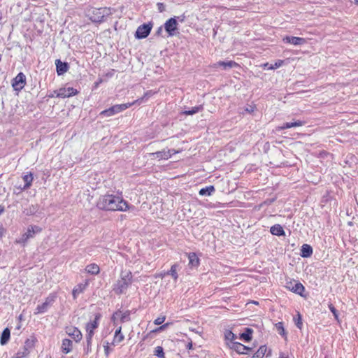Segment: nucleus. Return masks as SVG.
I'll list each match as a JSON object with an SVG mask.
<instances>
[{
    "instance_id": "473e14b6",
    "label": "nucleus",
    "mask_w": 358,
    "mask_h": 358,
    "mask_svg": "<svg viewBox=\"0 0 358 358\" xmlns=\"http://www.w3.org/2000/svg\"><path fill=\"white\" fill-rule=\"evenodd\" d=\"M266 352L267 347L265 345H261L251 358H263L266 355Z\"/></svg>"
},
{
    "instance_id": "09e8293b",
    "label": "nucleus",
    "mask_w": 358,
    "mask_h": 358,
    "mask_svg": "<svg viewBox=\"0 0 358 358\" xmlns=\"http://www.w3.org/2000/svg\"><path fill=\"white\" fill-rule=\"evenodd\" d=\"M165 319H166V317L164 316L159 317L155 320L154 324L156 325L162 324L164 322Z\"/></svg>"
},
{
    "instance_id": "49530a36",
    "label": "nucleus",
    "mask_w": 358,
    "mask_h": 358,
    "mask_svg": "<svg viewBox=\"0 0 358 358\" xmlns=\"http://www.w3.org/2000/svg\"><path fill=\"white\" fill-rule=\"evenodd\" d=\"M93 336H94L93 334L86 333L85 338H86V343H87V346L92 345V341Z\"/></svg>"
},
{
    "instance_id": "c756f323",
    "label": "nucleus",
    "mask_w": 358,
    "mask_h": 358,
    "mask_svg": "<svg viewBox=\"0 0 358 358\" xmlns=\"http://www.w3.org/2000/svg\"><path fill=\"white\" fill-rule=\"evenodd\" d=\"M170 152H166V150H162V151H157L153 153H151V155H154L159 160L162 159H169L170 158Z\"/></svg>"
},
{
    "instance_id": "423d86ee",
    "label": "nucleus",
    "mask_w": 358,
    "mask_h": 358,
    "mask_svg": "<svg viewBox=\"0 0 358 358\" xmlns=\"http://www.w3.org/2000/svg\"><path fill=\"white\" fill-rule=\"evenodd\" d=\"M26 84V76L20 72L12 80V86L15 91H21Z\"/></svg>"
},
{
    "instance_id": "f3484780",
    "label": "nucleus",
    "mask_w": 358,
    "mask_h": 358,
    "mask_svg": "<svg viewBox=\"0 0 358 358\" xmlns=\"http://www.w3.org/2000/svg\"><path fill=\"white\" fill-rule=\"evenodd\" d=\"M72 348H73V342L71 340H70L69 338H64L62 340L61 349H62V352L63 353H64V354L69 353L72 350Z\"/></svg>"
},
{
    "instance_id": "2eb2a0df",
    "label": "nucleus",
    "mask_w": 358,
    "mask_h": 358,
    "mask_svg": "<svg viewBox=\"0 0 358 358\" xmlns=\"http://www.w3.org/2000/svg\"><path fill=\"white\" fill-rule=\"evenodd\" d=\"M238 66V64L234 61H220L213 64V67L218 66L222 67L223 69L227 70Z\"/></svg>"
},
{
    "instance_id": "4be33fe9",
    "label": "nucleus",
    "mask_w": 358,
    "mask_h": 358,
    "mask_svg": "<svg viewBox=\"0 0 358 358\" xmlns=\"http://www.w3.org/2000/svg\"><path fill=\"white\" fill-rule=\"evenodd\" d=\"M313 254V248L310 245L303 244L301 248L300 255L303 258L309 257Z\"/></svg>"
},
{
    "instance_id": "ddd939ff",
    "label": "nucleus",
    "mask_w": 358,
    "mask_h": 358,
    "mask_svg": "<svg viewBox=\"0 0 358 358\" xmlns=\"http://www.w3.org/2000/svg\"><path fill=\"white\" fill-rule=\"evenodd\" d=\"M282 41L285 43H289L294 45H301L306 42L304 38L289 36L284 37Z\"/></svg>"
},
{
    "instance_id": "dca6fc26",
    "label": "nucleus",
    "mask_w": 358,
    "mask_h": 358,
    "mask_svg": "<svg viewBox=\"0 0 358 358\" xmlns=\"http://www.w3.org/2000/svg\"><path fill=\"white\" fill-rule=\"evenodd\" d=\"M229 348L231 350H234L237 353L241 355H247L248 352L244 351V349L245 348V345L241 344L239 342H235L229 343Z\"/></svg>"
},
{
    "instance_id": "7ed1b4c3",
    "label": "nucleus",
    "mask_w": 358,
    "mask_h": 358,
    "mask_svg": "<svg viewBox=\"0 0 358 358\" xmlns=\"http://www.w3.org/2000/svg\"><path fill=\"white\" fill-rule=\"evenodd\" d=\"M108 15L106 8H92L87 11L89 19L93 22H102Z\"/></svg>"
},
{
    "instance_id": "6e6d98bb",
    "label": "nucleus",
    "mask_w": 358,
    "mask_h": 358,
    "mask_svg": "<svg viewBox=\"0 0 358 358\" xmlns=\"http://www.w3.org/2000/svg\"><path fill=\"white\" fill-rule=\"evenodd\" d=\"M3 231H4V229L2 227H0V238H2L3 235Z\"/></svg>"
},
{
    "instance_id": "9d476101",
    "label": "nucleus",
    "mask_w": 358,
    "mask_h": 358,
    "mask_svg": "<svg viewBox=\"0 0 358 358\" xmlns=\"http://www.w3.org/2000/svg\"><path fill=\"white\" fill-rule=\"evenodd\" d=\"M101 318V314L97 313L94 315V318L93 320H90L86 324V332L90 334H94V329H96L99 324L100 320Z\"/></svg>"
},
{
    "instance_id": "0e129e2a",
    "label": "nucleus",
    "mask_w": 358,
    "mask_h": 358,
    "mask_svg": "<svg viewBox=\"0 0 358 358\" xmlns=\"http://www.w3.org/2000/svg\"><path fill=\"white\" fill-rule=\"evenodd\" d=\"M167 326V324H164V325H162L159 327V329H163L165 327Z\"/></svg>"
},
{
    "instance_id": "f03ea898",
    "label": "nucleus",
    "mask_w": 358,
    "mask_h": 358,
    "mask_svg": "<svg viewBox=\"0 0 358 358\" xmlns=\"http://www.w3.org/2000/svg\"><path fill=\"white\" fill-rule=\"evenodd\" d=\"M132 282V273L130 271H122L120 275V278L113 286V290L118 295L124 294Z\"/></svg>"
},
{
    "instance_id": "4c0bfd02",
    "label": "nucleus",
    "mask_w": 358,
    "mask_h": 358,
    "mask_svg": "<svg viewBox=\"0 0 358 358\" xmlns=\"http://www.w3.org/2000/svg\"><path fill=\"white\" fill-rule=\"evenodd\" d=\"M84 289H85V286L82 284H79L77 286H76L73 288V292H72V295H73V298L76 299L77 296L84 291Z\"/></svg>"
},
{
    "instance_id": "338daca9",
    "label": "nucleus",
    "mask_w": 358,
    "mask_h": 358,
    "mask_svg": "<svg viewBox=\"0 0 358 358\" xmlns=\"http://www.w3.org/2000/svg\"><path fill=\"white\" fill-rule=\"evenodd\" d=\"M269 355H271V350H269V351H268V353L266 355V356L268 357V356H269Z\"/></svg>"
},
{
    "instance_id": "aec40b11",
    "label": "nucleus",
    "mask_w": 358,
    "mask_h": 358,
    "mask_svg": "<svg viewBox=\"0 0 358 358\" xmlns=\"http://www.w3.org/2000/svg\"><path fill=\"white\" fill-rule=\"evenodd\" d=\"M271 234L277 236H282L285 235V232L282 227L279 224L273 225L270 229Z\"/></svg>"
},
{
    "instance_id": "774afa93",
    "label": "nucleus",
    "mask_w": 358,
    "mask_h": 358,
    "mask_svg": "<svg viewBox=\"0 0 358 358\" xmlns=\"http://www.w3.org/2000/svg\"><path fill=\"white\" fill-rule=\"evenodd\" d=\"M355 3L358 5V0H354Z\"/></svg>"
},
{
    "instance_id": "58836bf2",
    "label": "nucleus",
    "mask_w": 358,
    "mask_h": 358,
    "mask_svg": "<svg viewBox=\"0 0 358 358\" xmlns=\"http://www.w3.org/2000/svg\"><path fill=\"white\" fill-rule=\"evenodd\" d=\"M275 328L280 335L286 338L287 334L284 328V324L282 322L275 324Z\"/></svg>"
},
{
    "instance_id": "c85d7f7f",
    "label": "nucleus",
    "mask_w": 358,
    "mask_h": 358,
    "mask_svg": "<svg viewBox=\"0 0 358 358\" xmlns=\"http://www.w3.org/2000/svg\"><path fill=\"white\" fill-rule=\"evenodd\" d=\"M224 338L226 341V344L229 347V343L236 342L235 340L237 338V336L231 331L227 330L224 333Z\"/></svg>"
},
{
    "instance_id": "ea45409f",
    "label": "nucleus",
    "mask_w": 358,
    "mask_h": 358,
    "mask_svg": "<svg viewBox=\"0 0 358 358\" xmlns=\"http://www.w3.org/2000/svg\"><path fill=\"white\" fill-rule=\"evenodd\" d=\"M28 349L24 346L22 350H18L15 357V358H24L29 355Z\"/></svg>"
},
{
    "instance_id": "a19ab883",
    "label": "nucleus",
    "mask_w": 358,
    "mask_h": 358,
    "mask_svg": "<svg viewBox=\"0 0 358 358\" xmlns=\"http://www.w3.org/2000/svg\"><path fill=\"white\" fill-rule=\"evenodd\" d=\"M294 321L296 327L299 329H301L303 327L302 317L299 312L297 313L296 315L294 317Z\"/></svg>"
},
{
    "instance_id": "37998d69",
    "label": "nucleus",
    "mask_w": 358,
    "mask_h": 358,
    "mask_svg": "<svg viewBox=\"0 0 358 358\" xmlns=\"http://www.w3.org/2000/svg\"><path fill=\"white\" fill-rule=\"evenodd\" d=\"M328 307H329V310L334 315V318L337 321H339V320H338V313L337 310L336 309V308L334 306V305L332 303H329Z\"/></svg>"
},
{
    "instance_id": "f704fd0d",
    "label": "nucleus",
    "mask_w": 358,
    "mask_h": 358,
    "mask_svg": "<svg viewBox=\"0 0 358 358\" xmlns=\"http://www.w3.org/2000/svg\"><path fill=\"white\" fill-rule=\"evenodd\" d=\"M203 110V105H199L194 107H192L191 109L185 110L182 113L186 115H192L196 114L199 112H201Z\"/></svg>"
},
{
    "instance_id": "1a4fd4ad",
    "label": "nucleus",
    "mask_w": 358,
    "mask_h": 358,
    "mask_svg": "<svg viewBox=\"0 0 358 358\" xmlns=\"http://www.w3.org/2000/svg\"><path fill=\"white\" fill-rule=\"evenodd\" d=\"M286 287L292 292L303 296L305 291L304 286L299 282L288 281L286 282Z\"/></svg>"
},
{
    "instance_id": "69168bd1",
    "label": "nucleus",
    "mask_w": 358,
    "mask_h": 358,
    "mask_svg": "<svg viewBox=\"0 0 358 358\" xmlns=\"http://www.w3.org/2000/svg\"><path fill=\"white\" fill-rule=\"evenodd\" d=\"M164 275H166V273H164V274H160V275H159V276H160V277H162V278H163V277L164 276Z\"/></svg>"
},
{
    "instance_id": "e2e57ef3",
    "label": "nucleus",
    "mask_w": 358,
    "mask_h": 358,
    "mask_svg": "<svg viewBox=\"0 0 358 358\" xmlns=\"http://www.w3.org/2000/svg\"><path fill=\"white\" fill-rule=\"evenodd\" d=\"M86 351H87V353H88V352L91 350V346H86V348H85Z\"/></svg>"
},
{
    "instance_id": "6ab92c4d",
    "label": "nucleus",
    "mask_w": 358,
    "mask_h": 358,
    "mask_svg": "<svg viewBox=\"0 0 358 358\" xmlns=\"http://www.w3.org/2000/svg\"><path fill=\"white\" fill-rule=\"evenodd\" d=\"M22 178L24 182V185L23 187H20L21 191L27 189L28 188H29L31 187L33 180H34V176H33L32 173L30 172V173L24 175L22 177Z\"/></svg>"
},
{
    "instance_id": "4468645a",
    "label": "nucleus",
    "mask_w": 358,
    "mask_h": 358,
    "mask_svg": "<svg viewBox=\"0 0 358 358\" xmlns=\"http://www.w3.org/2000/svg\"><path fill=\"white\" fill-rule=\"evenodd\" d=\"M56 70L58 76L63 75L69 70V64L67 62H62L59 59L55 62Z\"/></svg>"
},
{
    "instance_id": "3c124183",
    "label": "nucleus",
    "mask_w": 358,
    "mask_h": 358,
    "mask_svg": "<svg viewBox=\"0 0 358 358\" xmlns=\"http://www.w3.org/2000/svg\"><path fill=\"white\" fill-rule=\"evenodd\" d=\"M157 9L160 13H162L165 10V6L162 2H158L157 3Z\"/></svg>"
},
{
    "instance_id": "a18cd8bd",
    "label": "nucleus",
    "mask_w": 358,
    "mask_h": 358,
    "mask_svg": "<svg viewBox=\"0 0 358 358\" xmlns=\"http://www.w3.org/2000/svg\"><path fill=\"white\" fill-rule=\"evenodd\" d=\"M108 342H104L103 343V348H104V353L106 357H108L112 350L110 348Z\"/></svg>"
},
{
    "instance_id": "e433bc0d",
    "label": "nucleus",
    "mask_w": 358,
    "mask_h": 358,
    "mask_svg": "<svg viewBox=\"0 0 358 358\" xmlns=\"http://www.w3.org/2000/svg\"><path fill=\"white\" fill-rule=\"evenodd\" d=\"M134 101L131 103H122V104H116L115 108L117 109L118 113H120L122 111L125 110L126 109L129 108L131 106L134 105Z\"/></svg>"
},
{
    "instance_id": "b1692460",
    "label": "nucleus",
    "mask_w": 358,
    "mask_h": 358,
    "mask_svg": "<svg viewBox=\"0 0 358 358\" xmlns=\"http://www.w3.org/2000/svg\"><path fill=\"white\" fill-rule=\"evenodd\" d=\"M253 330L250 328H245L244 331L239 336V338L244 341L245 342H249L252 340V335Z\"/></svg>"
},
{
    "instance_id": "c03bdc74",
    "label": "nucleus",
    "mask_w": 358,
    "mask_h": 358,
    "mask_svg": "<svg viewBox=\"0 0 358 358\" xmlns=\"http://www.w3.org/2000/svg\"><path fill=\"white\" fill-rule=\"evenodd\" d=\"M284 63V61L283 60H278L276 61L273 64H271V66H269L268 68H271V69H276L280 66H282V65Z\"/></svg>"
},
{
    "instance_id": "20e7f679",
    "label": "nucleus",
    "mask_w": 358,
    "mask_h": 358,
    "mask_svg": "<svg viewBox=\"0 0 358 358\" xmlns=\"http://www.w3.org/2000/svg\"><path fill=\"white\" fill-rule=\"evenodd\" d=\"M41 227L37 225H30L28 227L27 231L17 240V243L24 245L30 238H34L35 234L41 232Z\"/></svg>"
},
{
    "instance_id": "c9c22d12",
    "label": "nucleus",
    "mask_w": 358,
    "mask_h": 358,
    "mask_svg": "<svg viewBox=\"0 0 358 358\" xmlns=\"http://www.w3.org/2000/svg\"><path fill=\"white\" fill-rule=\"evenodd\" d=\"M131 313V310H126L124 312L121 311V313L119 315L120 322L124 323V322L130 321L131 320V317H130Z\"/></svg>"
},
{
    "instance_id": "f257e3e1",
    "label": "nucleus",
    "mask_w": 358,
    "mask_h": 358,
    "mask_svg": "<svg viewBox=\"0 0 358 358\" xmlns=\"http://www.w3.org/2000/svg\"><path fill=\"white\" fill-rule=\"evenodd\" d=\"M97 207L103 210L126 211L129 208L128 203L120 196L106 194L99 198Z\"/></svg>"
},
{
    "instance_id": "9b49d317",
    "label": "nucleus",
    "mask_w": 358,
    "mask_h": 358,
    "mask_svg": "<svg viewBox=\"0 0 358 358\" xmlns=\"http://www.w3.org/2000/svg\"><path fill=\"white\" fill-rule=\"evenodd\" d=\"M78 91L71 87L60 88L57 90V96L59 98H68L76 95Z\"/></svg>"
},
{
    "instance_id": "13d9d810",
    "label": "nucleus",
    "mask_w": 358,
    "mask_h": 358,
    "mask_svg": "<svg viewBox=\"0 0 358 358\" xmlns=\"http://www.w3.org/2000/svg\"><path fill=\"white\" fill-rule=\"evenodd\" d=\"M4 206L0 205V215L4 212Z\"/></svg>"
},
{
    "instance_id": "de8ad7c7",
    "label": "nucleus",
    "mask_w": 358,
    "mask_h": 358,
    "mask_svg": "<svg viewBox=\"0 0 358 358\" xmlns=\"http://www.w3.org/2000/svg\"><path fill=\"white\" fill-rule=\"evenodd\" d=\"M121 313V310H117L116 312H115L112 317H111V321L113 322L114 324L115 325L116 324V320H117V317H119V315H120Z\"/></svg>"
},
{
    "instance_id": "f8f14e48",
    "label": "nucleus",
    "mask_w": 358,
    "mask_h": 358,
    "mask_svg": "<svg viewBox=\"0 0 358 358\" xmlns=\"http://www.w3.org/2000/svg\"><path fill=\"white\" fill-rule=\"evenodd\" d=\"M66 333L71 337L76 343L81 341L83 335L78 328L73 326L66 327L65 329Z\"/></svg>"
},
{
    "instance_id": "cd10ccee",
    "label": "nucleus",
    "mask_w": 358,
    "mask_h": 358,
    "mask_svg": "<svg viewBox=\"0 0 358 358\" xmlns=\"http://www.w3.org/2000/svg\"><path fill=\"white\" fill-rule=\"evenodd\" d=\"M117 113H119L117 111V109L115 108V105H114V106L101 111L100 113V116L110 117V116H113Z\"/></svg>"
},
{
    "instance_id": "603ef678",
    "label": "nucleus",
    "mask_w": 358,
    "mask_h": 358,
    "mask_svg": "<svg viewBox=\"0 0 358 358\" xmlns=\"http://www.w3.org/2000/svg\"><path fill=\"white\" fill-rule=\"evenodd\" d=\"M166 152H170L169 154H170V158L171 157V156L173 155H175L176 153H178V152L175 150L174 149H169L167 150H166Z\"/></svg>"
},
{
    "instance_id": "052dcab7",
    "label": "nucleus",
    "mask_w": 358,
    "mask_h": 358,
    "mask_svg": "<svg viewBox=\"0 0 358 358\" xmlns=\"http://www.w3.org/2000/svg\"><path fill=\"white\" fill-rule=\"evenodd\" d=\"M250 350H252V348L245 346V348L244 349L245 352H247L248 353V351H250Z\"/></svg>"
},
{
    "instance_id": "a211bd4d",
    "label": "nucleus",
    "mask_w": 358,
    "mask_h": 358,
    "mask_svg": "<svg viewBox=\"0 0 358 358\" xmlns=\"http://www.w3.org/2000/svg\"><path fill=\"white\" fill-rule=\"evenodd\" d=\"M189 266L190 267L196 268L199 266L200 260L198 256L194 252H189L188 254Z\"/></svg>"
},
{
    "instance_id": "412c9836",
    "label": "nucleus",
    "mask_w": 358,
    "mask_h": 358,
    "mask_svg": "<svg viewBox=\"0 0 358 358\" xmlns=\"http://www.w3.org/2000/svg\"><path fill=\"white\" fill-rule=\"evenodd\" d=\"M124 339V336L122 333V327L120 326L115 331V335L112 344L116 345L121 343Z\"/></svg>"
},
{
    "instance_id": "4d7b16f0",
    "label": "nucleus",
    "mask_w": 358,
    "mask_h": 358,
    "mask_svg": "<svg viewBox=\"0 0 358 358\" xmlns=\"http://www.w3.org/2000/svg\"><path fill=\"white\" fill-rule=\"evenodd\" d=\"M162 27H159V28H158V29H157V32H156V34H157V35H159V34H161V32H162Z\"/></svg>"
},
{
    "instance_id": "5fc2aeb1",
    "label": "nucleus",
    "mask_w": 358,
    "mask_h": 358,
    "mask_svg": "<svg viewBox=\"0 0 358 358\" xmlns=\"http://www.w3.org/2000/svg\"><path fill=\"white\" fill-rule=\"evenodd\" d=\"M186 348H187V349H189V350H190V349H192V341H191V342H189V343L187 344V345H186Z\"/></svg>"
},
{
    "instance_id": "a878e982",
    "label": "nucleus",
    "mask_w": 358,
    "mask_h": 358,
    "mask_svg": "<svg viewBox=\"0 0 358 358\" xmlns=\"http://www.w3.org/2000/svg\"><path fill=\"white\" fill-rule=\"evenodd\" d=\"M85 271L91 275H97L100 272V268L96 264L92 263L85 267Z\"/></svg>"
},
{
    "instance_id": "bb28decb",
    "label": "nucleus",
    "mask_w": 358,
    "mask_h": 358,
    "mask_svg": "<svg viewBox=\"0 0 358 358\" xmlns=\"http://www.w3.org/2000/svg\"><path fill=\"white\" fill-rule=\"evenodd\" d=\"M304 124H305V122L301 121V120H296V121L292 122H285V123H283L282 125L280 127V129H289V128L295 127H301V126H303Z\"/></svg>"
},
{
    "instance_id": "bf43d9fd",
    "label": "nucleus",
    "mask_w": 358,
    "mask_h": 358,
    "mask_svg": "<svg viewBox=\"0 0 358 358\" xmlns=\"http://www.w3.org/2000/svg\"><path fill=\"white\" fill-rule=\"evenodd\" d=\"M101 82H102L101 79H100L99 81L96 82V83H94V85H95L94 87H97L99 86V85Z\"/></svg>"
},
{
    "instance_id": "72a5a7b5",
    "label": "nucleus",
    "mask_w": 358,
    "mask_h": 358,
    "mask_svg": "<svg viewBox=\"0 0 358 358\" xmlns=\"http://www.w3.org/2000/svg\"><path fill=\"white\" fill-rule=\"evenodd\" d=\"M215 187L213 185H209L206 187L201 188L199 190V195L201 196H210L215 192Z\"/></svg>"
},
{
    "instance_id": "680f3d73",
    "label": "nucleus",
    "mask_w": 358,
    "mask_h": 358,
    "mask_svg": "<svg viewBox=\"0 0 358 358\" xmlns=\"http://www.w3.org/2000/svg\"><path fill=\"white\" fill-rule=\"evenodd\" d=\"M280 358H289L288 356H285L284 353L281 352L280 354Z\"/></svg>"
},
{
    "instance_id": "6e6552de",
    "label": "nucleus",
    "mask_w": 358,
    "mask_h": 358,
    "mask_svg": "<svg viewBox=\"0 0 358 358\" xmlns=\"http://www.w3.org/2000/svg\"><path fill=\"white\" fill-rule=\"evenodd\" d=\"M164 29L169 36H174L176 34V31L178 29L176 17H171L166 20L164 24Z\"/></svg>"
},
{
    "instance_id": "5701e85b",
    "label": "nucleus",
    "mask_w": 358,
    "mask_h": 358,
    "mask_svg": "<svg viewBox=\"0 0 358 358\" xmlns=\"http://www.w3.org/2000/svg\"><path fill=\"white\" fill-rule=\"evenodd\" d=\"M38 210L39 206L38 204H31L24 208L23 213L28 216L34 215L38 211Z\"/></svg>"
},
{
    "instance_id": "393cba45",
    "label": "nucleus",
    "mask_w": 358,
    "mask_h": 358,
    "mask_svg": "<svg viewBox=\"0 0 358 358\" xmlns=\"http://www.w3.org/2000/svg\"><path fill=\"white\" fill-rule=\"evenodd\" d=\"M157 93L156 91L153 90H148L146 92L144 93L143 96L136 100L134 101L135 104H141L142 103H144L148 100L149 98L152 96L154 94Z\"/></svg>"
},
{
    "instance_id": "864d4df0",
    "label": "nucleus",
    "mask_w": 358,
    "mask_h": 358,
    "mask_svg": "<svg viewBox=\"0 0 358 358\" xmlns=\"http://www.w3.org/2000/svg\"><path fill=\"white\" fill-rule=\"evenodd\" d=\"M269 66H271V64H268V63H265V64H263V66H264V69L271 70V68H268Z\"/></svg>"
},
{
    "instance_id": "2f4dec72",
    "label": "nucleus",
    "mask_w": 358,
    "mask_h": 358,
    "mask_svg": "<svg viewBox=\"0 0 358 358\" xmlns=\"http://www.w3.org/2000/svg\"><path fill=\"white\" fill-rule=\"evenodd\" d=\"M10 336V331L8 328H6L3 329V331L1 333V338H0V343L1 345H5L8 343L9 338Z\"/></svg>"
},
{
    "instance_id": "0eeeda50",
    "label": "nucleus",
    "mask_w": 358,
    "mask_h": 358,
    "mask_svg": "<svg viewBox=\"0 0 358 358\" xmlns=\"http://www.w3.org/2000/svg\"><path fill=\"white\" fill-rule=\"evenodd\" d=\"M55 298H56L55 294H50L45 299V302H43L41 305L37 306L34 314H42V313H45L48 310L49 306L55 301Z\"/></svg>"
},
{
    "instance_id": "79ce46f5",
    "label": "nucleus",
    "mask_w": 358,
    "mask_h": 358,
    "mask_svg": "<svg viewBox=\"0 0 358 358\" xmlns=\"http://www.w3.org/2000/svg\"><path fill=\"white\" fill-rule=\"evenodd\" d=\"M154 355L159 358H164V349L162 346H157L155 349Z\"/></svg>"
},
{
    "instance_id": "39448f33",
    "label": "nucleus",
    "mask_w": 358,
    "mask_h": 358,
    "mask_svg": "<svg viewBox=\"0 0 358 358\" xmlns=\"http://www.w3.org/2000/svg\"><path fill=\"white\" fill-rule=\"evenodd\" d=\"M152 27V23H145L140 25L135 33V37L138 39H143L146 38L150 33Z\"/></svg>"
},
{
    "instance_id": "7c9ffc66",
    "label": "nucleus",
    "mask_w": 358,
    "mask_h": 358,
    "mask_svg": "<svg viewBox=\"0 0 358 358\" xmlns=\"http://www.w3.org/2000/svg\"><path fill=\"white\" fill-rule=\"evenodd\" d=\"M179 269V265L178 264H174L171 266L170 270L166 272V275H171L172 278L176 280L178 278V270Z\"/></svg>"
},
{
    "instance_id": "8fccbe9b",
    "label": "nucleus",
    "mask_w": 358,
    "mask_h": 358,
    "mask_svg": "<svg viewBox=\"0 0 358 358\" xmlns=\"http://www.w3.org/2000/svg\"><path fill=\"white\" fill-rule=\"evenodd\" d=\"M255 109V106L248 105V106L245 107V111L248 113H252V112H254Z\"/></svg>"
}]
</instances>
